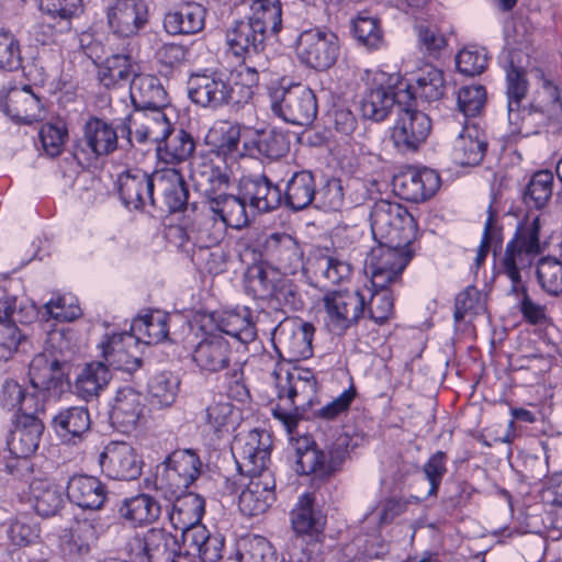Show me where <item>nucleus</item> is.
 Wrapping results in <instances>:
<instances>
[{
    "mask_svg": "<svg viewBox=\"0 0 562 562\" xmlns=\"http://www.w3.org/2000/svg\"><path fill=\"white\" fill-rule=\"evenodd\" d=\"M371 229L379 241L366 259L373 288H384L397 281L411 261V240L416 234V221L406 207L398 203L380 200L371 214Z\"/></svg>",
    "mask_w": 562,
    "mask_h": 562,
    "instance_id": "1",
    "label": "nucleus"
},
{
    "mask_svg": "<svg viewBox=\"0 0 562 562\" xmlns=\"http://www.w3.org/2000/svg\"><path fill=\"white\" fill-rule=\"evenodd\" d=\"M270 448L269 434L257 429L238 438L233 446L237 468L249 479L238 498L239 510L245 516L266 513L274 501L276 481L268 468Z\"/></svg>",
    "mask_w": 562,
    "mask_h": 562,
    "instance_id": "2",
    "label": "nucleus"
},
{
    "mask_svg": "<svg viewBox=\"0 0 562 562\" xmlns=\"http://www.w3.org/2000/svg\"><path fill=\"white\" fill-rule=\"evenodd\" d=\"M266 259L283 273L294 274L304 269L316 282L338 284L347 280L352 271L351 265L336 255L318 251L308 257L304 265V251L299 240L286 233H272L262 244Z\"/></svg>",
    "mask_w": 562,
    "mask_h": 562,
    "instance_id": "3",
    "label": "nucleus"
},
{
    "mask_svg": "<svg viewBox=\"0 0 562 562\" xmlns=\"http://www.w3.org/2000/svg\"><path fill=\"white\" fill-rule=\"evenodd\" d=\"M539 232L540 216L528 217L517 226L501 259V271L510 279L512 292H521L520 311L531 324H539L546 319V307L529 297L527 290L521 285V272L528 270L542 252Z\"/></svg>",
    "mask_w": 562,
    "mask_h": 562,
    "instance_id": "4",
    "label": "nucleus"
},
{
    "mask_svg": "<svg viewBox=\"0 0 562 562\" xmlns=\"http://www.w3.org/2000/svg\"><path fill=\"white\" fill-rule=\"evenodd\" d=\"M293 432L289 434L290 445L294 451V469L301 475L314 474L319 479H328L339 472L349 458L348 435H339L325 449H321L311 436L294 437Z\"/></svg>",
    "mask_w": 562,
    "mask_h": 562,
    "instance_id": "5",
    "label": "nucleus"
},
{
    "mask_svg": "<svg viewBox=\"0 0 562 562\" xmlns=\"http://www.w3.org/2000/svg\"><path fill=\"white\" fill-rule=\"evenodd\" d=\"M274 378L279 403L273 416L291 434L299 423L297 411L312 404L316 394V378L312 370L301 368L276 371Z\"/></svg>",
    "mask_w": 562,
    "mask_h": 562,
    "instance_id": "6",
    "label": "nucleus"
},
{
    "mask_svg": "<svg viewBox=\"0 0 562 562\" xmlns=\"http://www.w3.org/2000/svg\"><path fill=\"white\" fill-rule=\"evenodd\" d=\"M268 94L271 111L286 123L307 126L317 115L316 95L304 85L273 83L268 88Z\"/></svg>",
    "mask_w": 562,
    "mask_h": 562,
    "instance_id": "7",
    "label": "nucleus"
},
{
    "mask_svg": "<svg viewBox=\"0 0 562 562\" xmlns=\"http://www.w3.org/2000/svg\"><path fill=\"white\" fill-rule=\"evenodd\" d=\"M202 462L193 449H177L157 467L155 485L165 496L186 492L201 474Z\"/></svg>",
    "mask_w": 562,
    "mask_h": 562,
    "instance_id": "8",
    "label": "nucleus"
},
{
    "mask_svg": "<svg viewBox=\"0 0 562 562\" xmlns=\"http://www.w3.org/2000/svg\"><path fill=\"white\" fill-rule=\"evenodd\" d=\"M296 55L305 66L324 71L335 65L339 56L338 36L325 27H312L300 33Z\"/></svg>",
    "mask_w": 562,
    "mask_h": 562,
    "instance_id": "9",
    "label": "nucleus"
},
{
    "mask_svg": "<svg viewBox=\"0 0 562 562\" xmlns=\"http://www.w3.org/2000/svg\"><path fill=\"white\" fill-rule=\"evenodd\" d=\"M325 325L335 335H342L366 316V295L360 291H328L323 297Z\"/></svg>",
    "mask_w": 562,
    "mask_h": 562,
    "instance_id": "10",
    "label": "nucleus"
},
{
    "mask_svg": "<svg viewBox=\"0 0 562 562\" xmlns=\"http://www.w3.org/2000/svg\"><path fill=\"white\" fill-rule=\"evenodd\" d=\"M188 94L195 104L214 110L233 101L234 86L226 71L204 70L190 76Z\"/></svg>",
    "mask_w": 562,
    "mask_h": 562,
    "instance_id": "11",
    "label": "nucleus"
},
{
    "mask_svg": "<svg viewBox=\"0 0 562 562\" xmlns=\"http://www.w3.org/2000/svg\"><path fill=\"white\" fill-rule=\"evenodd\" d=\"M430 131L429 116L406 104L398 111L391 139L400 151L415 153L426 142Z\"/></svg>",
    "mask_w": 562,
    "mask_h": 562,
    "instance_id": "12",
    "label": "nucleus"
},
{
    "mask_svg": "<svg viewBox=\"0 0 562 562\" xmlns=\"http://www.w3.org/2000/svg\"><path fill=\"white\" fill-rule=\"evenodd\" d=\"M105 13L108 26L117 37L138 34L149 15L145 0H110Z\"/></svg>",
    "mask_w": 562,
    "mask_h": 562,
    "instance_id": "13",
    "label": "nucleus"
},
{
    "mask_svg": "<svg viewBox=\"0 0 562 562\" xmlns=\"http://www.w3.org/2000/svg\"><path fill=\"white\" fill-rule=\"evenodd\" d=\"M99 465L110 479L133 481L142 474L143 461L130 443L112 441L99 454Z\"/></svg>",
    "mask_w": 562,
    "mask_h": 562,
    "instance_id": "14",
    "label": "nucleus"
},
{
    "mask_svg": "<svg viewBox=\"0 0 562 562\" xmlns=\"http://www.w3.org/2000/svg\"><path fill=\"white\" fill-rule=\"evenodd\" d=\"M110 527L100 515L75 518L70 527L63 531L60 546L70 557H85L97 542L99 536Z\"/></svg>",
    "mask_w": 562,
    "mask_h": 562,
    "instance_id": "15",
    "label": "nucleus"
},
{
    "mask_svg": "<svg viewBox=\"0 0 562 562\" xmlns=\"http://www.w3.org/2000/svg\"><path fill=\"white\" fill-rule=\"evenodd\" d=\"M124 127L128 137H135L139 144H158L171 132V123L164 108L134 110L125 119Z\"/></svg>",
    "mask_w": 562,
    "mask_h": 562,
    "instance_id": "16",
    "label": "nucleus"
},
{
    "mask_svg": "<svg viewBox=\"0 0 562 562\" xmlns=\"http://www.w3.org/2000/svg\"><path fill=\"white\" fill-rule=\"evenodd\" d=\"M315 328L311 323L290 322L281 324L277 329V349L280 356L296 362L313 355L312 340Z\"/></svg>",
    "mask_w": 562,
    "mask_h": 562,
    "instance_id": "17",
    "label": "nucleus"
},
{
    "mask_svg": "<svg viewBox=\"0 0 562 562\" xmlns=\"http://www.w3.org/2000/svg\"><path fill=\"white\" fill-rule=\"evenodd\" d=\"M439 187V175L429 168H407L393 178L396 194L416 203L431 198Z\"/></svg>",
    "mask_w": 562,
    "mask_h": 562,
    "instance_id": "18",
    "label": "nucleus"
},
{
    "mask_svg": "<svg viewBox=\"0 0 562 562\" xmlns=\"http://www.w3.org/2000/svg\"><path fill=\"white\" fill-rule=\"evenodd\" d=\"M138 340L139 338L127 331L105 335L99 347L106 366L126 372H134L140 368L142 359L137 356Z\"/></svg>",
    "mask_w": 562,
    "mask_h": 562,
    "instance_id": "19",
    "label": "nucleus"
},
{
    "mask_svg": "<svg viewBox=\"0 0 562 562\" xmlns=\"http://www.w3.org/2000/svg\"><path fill=\"white\" fill-rule=\"evenodd\" d=\"M117 147V133L111 124L100 120L91 119L86 123L83 137L75 148V157L80 160L95 159L114 151Z\"/></svg>",
    "mask_w": 562,
    "mask_h": 562,
    "instance_id": "20",
    "label": "nucleus"
},
{
    "mask_svg": "<svg viewBox=\"0 0 562 562\" xmlns=\"http://www.w3.org/2000/svg\"><path fill=\"white\" fill-rule=\"evenodd\" d=\"M180 530V555L198 558L203 562H216L222 558L224 538L221 535H212L202 524Z\"/></svg>",
    "mask_w": 562,
    "mask_h": 562,
    "instance_id": "21",
    "label": "nucleus"
},
{
    "mask_svg": "<svg viewBox=\"0 0 562 562\" xmlns=\"http://www.w3.org/2000/svg\"><path fill=\"white\" fill-rule=\"evenodd\" d=\"M156 203H162L171 213L182 211L188 203L187 183L176 168H164L153 172Z\"/></svg>",
    "mask_w": 562,
    "mask_h": 562,
    "instance_id": "22",
    "label": "nucleus"
},
{
    "mask_svg": "<svg viewBox=\"0 0 562 562\" xmlns=\"http://www.w3.org/2000/svg\"><path fill=\"white\" fill-rule=\"evenodd\" d=\"M145 397L133 387L119 389L113 400L110 419L114 427L122 432H128L136 428L144 417Z\"/></svg>",
    "mask_w": 562,
    "mask_h": 562,
    "instance_id": "23",
    "label": "nucleus"
},
{
    "mask_svg": "<svg viewBox=\"0 0 562 562\" xmlns=\"http://www.w3.org/2000/svg\"><path fill=\"white\" fill-rule=\"evenodd\" d=\"M192 359L201 370L218 372L231 368L233 350L221 334H207L194 347Z\"/></svg>",
    "mask_w": 562,
    "mask_h": 562,
    "instance_id": "24",
    "label": "nucleus"
},
{
    "mask_svg": "<svg viewBox=\"0 0 562 562\" xmlns=\"http://www.w3.org/2000/svg\"><path fill=\"white\" fill-rule=\"evenodd\" d=\"M119 193L122 202L130 209L139 210L147 200L156 205L153 173L134 169L120 175Z\"/></svg>",
    "mask_w": 562,
    "mask_h": 562,
    "instance_id": "25",
    "label": "nucleus"
},
{
    "mask_svg": "<svg viewBox=\"0 0 562 562\" xmlns=\"http://www.w3.org/2000/svg\"><path fill=\"white\" fill-rule=\"evenodd\" d=\"M136 543L147 562H176L180 557L178 539L165 529L151 528Z\"/></svg>",
    "mask_w": 562,
    "mask_h": 562,
    "instance_id": "26",
    "label": "nucleus"
},
{
    "mask_svg": "<svg viewBox=\"0 0 562 562\" xmlns=\"http://www.w3.org/2000/svg\"><path fill=\"white\" fill-rule=\"evenodd\" d=\"M240 192L249 205L259 212H269L282 203L280 188L265 175L244 177Z\"/></svg>",
    "mask_w": 562,
    "mask_h": 562,
    "instance_id": "27",
    "label": "nucleus"
},
{
    "mask_svg": "<svg viewBox=\"0 0 562 562\" xmlns=\"http://www.w3.org/2000/svg\"><path fill=\"white\" fill-rule=\"evenodd\" d=\"M205 8L196 2L181 3L164 16V27L170 35H191L201 32L205 23Z\"/></svg>",
    "mask_w": 562,
    "mask_h": 562,
    "instance_id": "28",
    "label": "nucleus"
},
{
    "mask_svg": "<svg viewBox=\"0 0 562 562\" xmlns=\"http://www.w3.org/2000/svg\"><path fill=\"white\" fill-rule=\"evenodd\" d=\"M52 426L64 442L76 445L90 430L89 411L85 406L64 408L53 417Z\"/></svg>",
    "mask_w": 562,
    "mask_h": 562,
    "instance_id": "29",
    "label": "nucleus"
},
{
    "mask_svg": "<svg viewBox=\"0 0 562 562\" xmlns=\"http://www.w3.org/2000/svg\"><path fill=\"white\" fill-rule=\"evenodd\" d=\"M1 106L4 113L16 123L32 124L41 119V100L29 86L10 89Z\"/></svg>",
    "mask_w": 562,
    "mask_h": 562,
    "instance_id": "30",
    "label": "nucleus"
},
{
    "mask_svg": "<svg viewBox=\"0 0 562 562\" xmlns=\"http://www.w3.org/2000/svg\"><path fill=\"white\" fill-rule=\"evenodd\" d=\"M225 38L229 52L236 57L245 58L251 53H258L267 36L247 19L235 21L227 29Z\"/></svg>",
    "mask_w": 562,
    "mask_h": 562,
    "instance_id": "31",
    "label": "nucleus"
},
{
    "mask_svg": "<svg viewBox=\"0 0 562 562\" xmlns=\"http://www.w3.org/2000/svg\"><path fill=\"white\" fill-rule=\"evenodd\" d=\"M67 496L81 508L100 509L106 499V488L95 476L74 475L67 484Z\"/></svg>",
    "mask_w": 562,
    "mask_h": 562,
    "instance_id": "32",
    "label": "nucleus"
},
{
    "mask_svg": "<svg viewBox=\"0 0 562 562\" xmlns=\"http://www.w3.org/2000/svg\"><path fill=\"white\" fill-rule=\"evenodd\" d=\"M401 95L404 94L402 92L396 93L390 86L370 87L363 94L360 104L363 117L374 122L384 121L395 104L398 106V111L403 108Z\"/></svg>",
    "mask_w": 562,
    "mask_h": 562,
    "instance_id": "33",
    "label": "nucleus"
},
{
    "mask_svg": "<svg viewBox=\"0 0 562 562\" xmlns=\"http://www.w3.org/2000/svg\"><path fill=\"white\" fill-rule=\"evenodd\" d=\"M134 110L158 109L168 104L167 92L160 80L151 75H136L130 85Z\"/></svg>",
    "mask_w": 562,
    "mask_h": 562,
    "instance_id": "34",
    "label": "nucleus"
},
{
    "mask_svg": "<svg viewBox=\"0 0 562 562\" xmlns=\"http://www.w3.org/2000/svg\"><path fill=\"white\" fill-rule=\"evenodd\" d=\"M505 70L508 121L514 126L512 133L522 134L519 125L520 120H522L520 106L527 95L528 81L525 70L521 67L515 66L513 60L509 61Z\"/></svg>",
    "mask_w": 562,
    "mask_h": 562,
    "instance_id": "35",
    "label": "nucleus"
},
{
    "mask_svg": "<svg viewBox=\"0 0 562 562\" xmlns=\"http://www.w3.org/2000/svg\"><path fill=\"white\" fill-rule=\"evenodd\" d=\"M487 149V142L474 126H464L452 144V159L460 166H477Z\"/></svg>",
    "mask_w": 562,
    "mask_h": 562,
    "instance_id": "36",
    "label": "nucleus"
},
{
    "mask_svg": "<svg viewBox=\"0 0 562 562\" xmlns=\"http://www.w3.org/2000/svg\"><path fill=\"white\" fill-rule=\"evenodd\" d=\"M195 149L192 135L182 128L171 127V132L156 146L157 158L166 165L187 161Z\"/></svg>",
    "mask_w": 562,
    "mask_h": 562,
    "instance_id": "37",
    "label": "nucleus"
},
{
    "mask_svg": "<svg viewBox=\"0 0 562 562\" xmlns=\"http://www.w3.org/2000/svg\"><path fill=\"white\" fill-rule=\"evenodd\" d=\"M225 224L209 209L195 215L187 231L188 239L201 248L217 246L225 235Z\"/></svg>",
    "mask_w": 562,
    "mask_h": 562,
    "instance_id": "38",
    "label": "nucleus"
},
{
    "mask_svg": "<svg viewBox=\"0 0 562 562\" xmlns=\"http://www.w3.org/2000/svg\"><path fill=\"white\" fill-rule=\"evenodd\" d=\"M169 519L176 529H187L201 524L205 510V501L195 493H179L175 496Z\"/></svg>",
    "mask_w": 562,
    "mask_h": 562,
    "instance_id": "39",
    "label": "nucleus"
},
{
    "mask_svg": "<svg viewBox=\"0 0 562 562\" xmlns=\"http://www.w3.org/2000/svg\"><path fill=\"white\" fill-rule=\"evenodd\" d=\"M244 149L246 155L276 160L286 155L290 140L286 133L271 128L258 133L254 139L246 142Z\"/></svg>",
    "mask_w": 562,
    "mask_h": 562,
    "instance_id": "40",
    "label": "nucleus"
},
{
    "mask_svg": "<svg viewBox=\"0 0 562 562\" xmlns=\"http://www.w3.org/2000/svg\"><path fill=\"white\" fill-rule=\"evenodd\" d=\"M212 148L206 153L213 158L225 160L233 164L238 156L243 154L239 150L240 126L231 122H222L217 127L211 131Z\"/></svg>",
    "mask_w": 562,
    "mask_h": 562,
    "instance_id": "41",
    "label": "nucleus"
},
{
    "mask_svg": "<svg viewBox=\"0 0 562 562\" xmlns=\"http://www.w3.org/2000/svg\"><path fill=\"white\" fill-rule=\"evenodd\" d=\"M44 425L40 418H29L26 422H19L8 441L9 450L18 459H26L38 448Z\"/></svg>",
    "mask_w": 562,
    "mask_h": 562,
    "instance_id": "42",
    "label": "nucleus"
},
{
    "mask_svg": "<svg viewBox=\"0 0 562 562\" xmlns=\"http://www.w3.org/2000/svg\"><path fill=\"white\" fill-rule=\"evenodd\" d=\"M246 202L248 201L243 195L220 194L210 199L207 209L225 224V228L229 226L240 229L249 223Z\"/></svg>",
    "mask_w": 562,
    "mask_h": 562,
    "instance_id": "43",
    "label": "nucleus"
},
{
    "mask_svg": "<svg viewBox=\"0 0 562 562\" xmlns=\"http://www.w3.org/2000/svg\"><path fill=\"white\" fill-rule=\"evenodd\" d=\"M119 517L132 526L151 524L160 515L159 503L148 494L125 498L117 508Z\"/></svg>",
    "mask_w": 562,
    "mask_h": 562,
    "instance_id": "44",
    "label": "nucleus"
},
{
    "mask_svg": "<svg viewBox=\"0 0 562 562\" xmlns=\"http://www.w3.org/2000/svg\"><path fill=\"white\" fill-rule=\"evenodd\" d=\"M316 198L315 178L311 171L295 172L286 182L282 200L293 211H301L312 204Z\"/></svg>",
    "mask_w": 562,
    "mask_h": 562,
    "instance_id": "45",
    "label": "nucleus"
},
{
    "mask_svg": "<svg viewBox=\"0 0 562 562\" xmlns=\"http://www.w3.org/2000/svg\"><path fill=\"white\" fill-rule=\"evenodd\" d=\"M134 76L135 68L130 56L119 54L108 57L98 71L99 81L106 89L130 88Z\"/></svg>",
    "mask_w": 562,
    "mask_h": 562,
    "instance_id": "46",
    "label": "nucleus"
},
{
    "mask_svg": "<svg viewBox=\"0 0 562 562\" xmlns=\"http://www.w3.org/2000/svg\"><path fill=\"white\" fill-rule=\"evenodd\" d=\"M30 493L33 508L42 517L55 516L64 507L63 491L48 481H33L30 485Z\"/></svg>",
    "mask_w": 562,
    "mask_h": 562,
    "instance_id": "47",
    "label": "nucleus"
},
{
    "mask_svg": "<svg viewBox=\"0 0 562 562\" xmlns=\"http://www.w3.org/2000/svg\"><path fill=\"white\" fill-rule=\"evenodd\" d=\"M249 3L251 15L248 18L266 36L277 34L282 27V8L280 0H243Z\"/></svg>",
    "mask_w": 562,
    "mask_h": 562,
    "instance_id": "48",
    "label": "nucleus"
},
{
    "mask_svg": "<svg viewBox=\"0 0 562 562\" xmlns=\"http://www.w3.org/2000/svg\"><path fill=\"white\" fill-rule=\"evenodd\" d=\"M111 380V372L103 362H91L77 376L76 393L86 401L95 398Z\"/></svg>",
    "mask_w": 562,
    "mask_h": 562,
    "instance_id": "49",
    "label": "nucleus"
},
{
    "mask_svg": "<svg viewBox=\"0 0 562 562\" xmlns=\"http://www.w3.org/2000/svg\"><path fill=\"white\" fill-rule=\"evenodd\" d=\"M553 173L549 170L535 172L522 191V202L528 210H544L553 193Z\"/></svg>",
    "mask_w": 562,
    "mask_h": 562,
    "instance_id": "50",
    "label": "nucleus"
},
{
    "mask_svg": "<svg viewBox=\"0 0 562 562\" xmlns=\"http://www.w3.org/2000/svg\"><path fill=\"white\" fill-rule=\"evenodd\" d=\"M415 86H409L405 91H402L404 97L412 99L411 89H414V93H418L427 102L437 101L445 94L443 72L434 66H426L420 69L415 78Z\"/></svg>",
    "mask_w": 562,
    "mask_h": 562,
    "instance_id": "51",
    "label": "nucleus"
},
{
    "mask_svg": "<svg viewBox=\"0 0 562 562\" xmlns=\"http://www.w3.org/2000/svg\"><path fill=\"white\" fill-rule=\"evenodd\" d=\"M217 327L220 331L244 345L254 341L257 336L255 324L247 308H244L243 312L231 311L223 313L217 322Z\"/></svg>",
    "mask_w": 562,
    "mask_h": 562,
    "instance_id": "52",
    "label": "nucleus"
},
{
    "mask_svg": "<svg viewBox=\"0 0 562 562\" xmlns=\"http://www.w3.org/2000/svg\"><path fill=\"white\" fill-rule=\"evenodd\" d=\"M180 379L172 372L164 371L154 375L148 382V394L153 405L160 408L170 407L178 396Z\"/></svg>",
    "mask_w": 562,
    "mask_h": 562,
    "instance_id": "53",
    "label": "nucleus"
},
{
    "mask_svg": "<svg viewBox=\"0 0 562 562\" xmlns=\"http://www.w3.org/2000/svg\"><path fill=\"white\" fill-rule=\"evenodd\" d=\"M280 277V271L277 269L254 266L247 271L246 288L254 297L269 300L273 294V290H276Z\"/></svg>",
    "mask_w": 562,
    "mask_h": 562,
    "instance_id": "54",
    "label": "nucleus"
},
{
    "mask_svg": "<svg viewBox=\"0 0 562 562\" xmlns=\"http://www.w3.org/2000/svg\"><path fill=\"white\" fill-rule=\"evenodd\" d=\"M229 165L225 160L217 159V156L211 158L210 155L205 154L201 156V162L195 173L210 186V190H222L228 186Z\"/></svg>",
    "mask_w": 562,
    "mask_h": 562,
    "instance_id": "55",
    "label": "nucleus"
},
{
    "mask_svg": "<svg viewBox=\"0 0 562 562\" xmlns=\"http://www.w3.org/2000/svg\"><path fill=\"white\" fill-rule=\"evenodd\" d=\"M240 562H277L271 543L261 536H254L243 542L238 551Z\"/></svg>",
    "mask_w": 562,
    "mask_h": 562,
    "instance_id": "56",
    "label": "nucleus"
},
{
    "mask_svg": "<svg viewBox=\"0 0 562 562\" xmlns=\"http://www.w3.org/2000/svg\"><path fill=\"white\" fill-rule=\"evenodd\" d=\"M537 278L548 293L562 292V262L552 258H542L537 266Z\"/></svg>",
    "mask_w": 562,
    "mask_h": 562,
    "instance_id": "57",
    "label": "nucleus"
},
{
    "mask_svg": "<svg viewBox=\"0 0 562 562\" xmlns=\"http://www.w3.org/2000/svg\"><path fill=\"white\" fill-rule=\"evenodd\" d=\"M386 288H375V291L370 294L369 301L366 300V315L379 324L389 319L393 314V297Z\"/></svg>",
    "mask_w": 562,
    "mask_h": 562,
    "instance_id": "58",
    "label": "nucleus"
},
{
    "mask_svg": "<svg viewBox=\"0 0 562 562\" xmlns=\"http://www.w3.org/2000/svg\"><path fill=\"white\" fill-rule=\"evenodd\" d=\"M486 101V91L483 86H464L459 89L457 103L464 117L476 116L481 113Z\"/></svg>",
    "mask_w": 562,
    "mask_h": 562,
    "instance_id": "59",
    "label": "nucleus"
},
{
    "mask_svg": "<svg viewBox=\"0 0 562 562\" xmlns=\"http://www.w3.org/2000/svg\"><path fill=\"white\" fill-rule=\"evenodd\" d=\"M133 330H138L146 336V344H157L168 336V326L166 316L160 314H150L136 319L132 326Z\"/></svg>",
    "mask_w": 562,
    "mask_h": 562,
    "instance_id": "60",
    "label": "nucleus"
},
{
    "mask_svg": "<svg viewBox=\"0 0 562 562\" xmlns=\"http://www.w3.org/2000/svg\"><path fill=\"white\" fill-rule=\"evenodd\" d=\"M313 497L304 494L300 497L296 507L291 512L293 530L297 535H307L316 530V519L312 509Z\"/></svg>",
    "mask_w": 562,
    "mask_h": 562,
    "instance_id": "61",
    "label": "nucleus"
},
{
    "mask_svg": "<svg viewBox=\"0 0 562 562\" xmlns=\"http://www.w3.org/2000/svg\"><path fill=\"white\" fill-rule=\"evenodd\" d=\"M234 406L227 401H217L205 409L206 425L215 434L227 431L233 424Z\"/></svg>",
    "mask_w": 562,
    "mask_h": 562,
    "instance_id": "62",
    "label": "nucleus"
},
{
    "mask_svg": "<svg viewBox=\"0 0 562 562\" xmlns=\"http://www.w3.org/2000/svg\"><path fill=\"white\" fill-rule=\"evenodd\" d=\"M60 364L57 360L46 363L43 356L33 359L30 366L31 383L36 390H49Z\"/></svg>",
    "mask_w": 562,
    "mask_h": 562,
    "instance_id": "63",
    "label": "nucleus"
},
{
    "mask_svg": "<svg viewBox=\"0 0 562 562\" xmlns=\"http://www.w3.org/2000/svg\"><path fill=\"white\" fill-rule=\"evenodd\" d=\"M487 54L484 49L464 48L456 57L457 68L467 76L482 74L487 66Z\"/></svg>",
    "mask_w": 562,
    "mask_h": 562,
    "instance_id": "64",
    "label": "nucleus"
}]
</instances>
